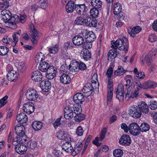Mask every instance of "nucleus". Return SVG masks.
Here are the masks:
<instances>
[{
	"mask_svg": "<svg viewBox=\"0 0 157 157\" xmlns=\"http://www.w3.org/2000/svg\"><path fill=\"white\" fill-rule=\"evenodd\" d=\"M25 129V127L21 125L16 126L15 130L17 136L13 140V144L15 145L16 151L21 155L25 153L27 149L26 143H25L26 141Z\"/></svg>",
	"mask_w": 157,
	"mask_h": 157,
	"instance_id": "obj_1",
	"label": "nucleus"
},
{
	"mask_svg": "<svg viewBox=\"0 0 157 157\" xmlns=\"http://www.w3.org/2000/svg\"><path fill=\"white\" fill-rule=\"evenodd\" d=\"M112 47L115 50L117 49L124 51L127 52L128 48V40L125 37H123L121 39L118 38L115 42L114 41H111Z\"/></svg>",
	"mask_w": 157,
	"mask_h": 157,
	"instance_id": "obj_2",
	"label": "nucleus"
},
{
	"mask_svg": "<svg viewBox=\"0 0 157 157\" xmlns=\"http://www.w3.org/2000/svg\"><path fill=\"white\" fill-rule=\"evenodd\" d=\"M26 98L29 100L35 101L38 99L39 95L37 91L34 89L28 90L25 93Z\"/></svg>",
	"mask_w": 157,
	"mask_h": 157,
	"instance_id": "obj_3",
	"label": "nucleus"
},
{
	"mask_svg": "<svg viewBox=\"0 0 157 157\" xmlns=\"http://www.w3.org/2000/svg\"><path fill=\"white\" fill-rule=\"evenodd\" d=\"M1 14L2 16V19H3L4 22H9V23H12V25H14V19H12L13 17L11 16L12 14L9 10H4L1 12Z\"/></svg>",
	"mask_w": 157,
	"mask_h": 157,
	"instance_id": "obj_4",
	"label": "nucleus"
},
{
	"mask_svg": "<svg viewBox=\"0 0 157 157\" xmlns=\"http://www.w3.org/2000/svg\"><path fill=\"white\" fill-rule=\"evenodd\" d=\"M139 109L137 106L132 105L129 108L130 115L135 118H140L142 115V113Z\"/></svg>",
	"mask_w": 157,
	"mask_h": 157,
	"instance_id": "obj_5",
	"label": "nucleus"
},
{
	"mask_svg": "<svg viewBox=\"0 0 157 157\" xmlns=\"http://www.w3.org/2000/svg\"><path fill=\"white\" fill-rule=\"evenodd\" d=\"M29 27L30 30V34L32 37L31 41L33 44H36L38 38V32L35 28L33 24H30Z\"/></svg>",
	"mask_w": 157,
	"mask_h": 157,
	"instance_id": "obj_6",
	"label": "nucleus"
},
{
	"mask_svg": "<svg viewBox=\"0 0 157 157\" xmlns=\"http://www.w3.org/2000/svg\"><path fill=\"white\" fill-rule=\"evenodd\" d=\"M130 133L133 136H137L140 134L139 126L136 123L131 124L129 126V129Z\"/></svg>",
	"mask_w": 157,
	"mask_h": 157,
	"instance_id": "obj_7",
	"label": "nucleus"
},
{
	"mask_svg": "<svg viewBox=\"0 0 157 157\" xmlns=\"http://www.w3.org/2000/svg\"><path fill=\"white\" fill-rule=\"evenodd\" d=\"M124 94L123 86L122 84H119L117 86L116 93L117 98L120 101H121L124 99Z\"/></svg>",
	"mask_w": 157,
	"mask_h": 157,
	"instance_id": "obj_8",
	"label": "nucleus"
},
{
	"mask_svg": "<svg viewBox=\"0 0 157 157\" xmlns=\"http://www.w3.org/2000/svg\"><path fill=\"white\" fill-rule=\"evenodd\" d=\"M75 10L79 15H83L88 10L87 8L84 4L75 5Z\"/></svg>",
	"mask_w": 157,
	"mask_h": 157,
	"instance_id": "obj_9",
	"label": "nucleus"
},
{
	"mask_svg": "<svg viewBox=\"0 0 157 157\" xmlns=\"http://www.w3.org/2000/svg\"><path fill=\"white\" fill-rule=\"evenodd\" d=\"M83 37L86 40V41L88 42H92L94 41L96 37L94 33L92 31H87L84 32L82 34Z\"/></svg>",
	"mask_w": 157,
	"mask_h": 157,
	"instance_id": "obj_10",
	"label": "nucleus"
},
{
	"mask_svg": "<svg viewBox=\"0 0 157 157\" xmlns=\"http://www.w3.org/2000/svg\"><path fill=\"white\" fill-rule=\"evenodd\" d=\"M90 83L86 84L82 90V91L85 94V96L88 97L91 95L94 89L93 85Z\"/></svg>",
	"mask_w": 157,
	"mask_h": 157,
	"instance_id": "obj_11",
	"label": "nucleus"
},
{
	"mask_svg": "<svg viewBox=\"0 0 157 157\" xmlns=\"http://www.w3.org/2000/svg\"><path fill=\"white\" fill-rule=\"evenodd\" d=\"M120 144L124 146H129L131 143V140L129 136L127 134L123 135L119 140Z\"/></svg>",
	"mask_w": 157,
	"mask_h": 157,
	"instance_id": "obj_12",
	"label": "nucleus"
},
{
	"mask_svg": "<svg viewBox=\"0 0 157 157\" xmlns=\"http://www.w3.org/2000/svg\"><path fill=\"white\" fill-rule=\"evenodd\" d=\"M106 132L107 129L106 128H103L100 136V138H99L98 137H96L95 140L93 141L92 143L97 147L100 146L101 143L99 142L98 141H101L105 138Z\"/></svg>",
	"mask_w": 157,
	"mask_h": 157,
	"instance_id": "obj_13",
	"label": "nucleus"
},
{
	"mask_svg": "<svg viewBox=\"0 0 157 157\" xmlns=\"http://www.w3.org/2000/svg\"><path fill=\"white\" fill-rule=\"evenodd\" d=\"M156 54V52L155 50H152L146 56L145 60L148 65H150L152 62Z\"/></svg>",
	"mask_w": 157,
	"mask_h": 157,
	"instance_id": "obj_14",
	"label": "nucleus"
},
{
	"mask_svg": "<svg viewBox=\"0 0 157 157\" xmlns=\"http://www.w3.org/2000/svg\"><path fill=\"white\" fill-rule=\"evenodd\" d=\"M34 105L31 102H27L24 105L23 110L26 113L29 114L32 113L34 111Z\"/></svg>",
	"mask_w": 157,
	"mask_h": 157,
	"instance_id": "obj_15",
	"label": "nucleus"
},
{
	"mask_svg": "<svg viewBox=\"0 0 157 157\" xmlns=\"http://www.w3.org/2000/svg\"><path fill=\"white\" fill-rule=\"evenodd\" d=\"M84 23L86 26L90 27H96L98 24L97 21L95 18L89 17H87L85 19Z\"/></svg>",
	"mask_w": 157,
	"mask_h": 157,
	"instance_id": "obj_16",
	"label": "nucleus"
},
{
	"mask_svg": "<svg viewBox=\"0 0 157 157\" xmlns=\"http://www.w3.org/2000/svg\"><path fill=\"white\" fill-rule=\"evenodd\" d=\"M64 114L65 118L66 119H70L74 116L73 111L71 110L70 107L66 106L64 109Z\"/></svg>",
	"mask_w": 157,
	"mask_h": 157,
	"instance_id": "obj_17",
	"label": "nucleus"
},
{
	"mask_svg": "<svg viewBox=\"0 0 157 157\" xmlns=\"http://www.w3.org/2000/svg\"><path fill=\"white\" fill-rule=\"evenodd\" d=\"M73 100L76 104H80L84 101V97L81 93H78L74 95Z\"/></svg>",
	"mask_w": 157,
	"mask_h": 157,
	"instance_id": "obj_18",
	"label": "nucleus"
},
{
	"mask_svg": "<svg viewBox=\"0 0 157 157\" xmlns=\"http://www.w3.org/2000/svg\"><path fill=\"white\" fill-rule=\"evenodd\" d=\"M72 41L73 44L75 45H81L84 43L83 37L80 35L75 36L73 38Z\"/></svg>",
	"mask_w": 157,
	"mask_h": 157,
	"instance_id": "obj_19",
	"label": "nucleus"
},
{
	"mask_svg": "<svg viewBox=\"0 0 157 157\" xmlns=\"http://www.w3.org/2000/svg\"><path fill=\"white\" fill-rule=\"evenodd\" d=\"M140 110L144 114L148 113L149 112L148 107L144 101H141L137 106Z\"/></svg>",
	"mask_w": 157,
	"mask_h": 157,
	"instance_id": "obj_20",
	"label": "nucleus"
},
{
	"mask_svg": "<svg viewBox=\"0 0 157 157\" xmlns=\"http://www.w3.org/2000/svg\"><path fill=\"white\" fill-rule=\"evenodd\" d=\"M42 89L45 92H48L51 88V82L48 80L43 81L40 83Z\"/></svg>",
	"mask_w": 157,
	"mask_h": 157,
	"instance_id": "obj_21",
	"label": "nucleus"
},
{
	"mask_svg": "<svg viewBox=\"0 0 157 157\" xmlns=\"http://www.w3.org/2000/svg\"><path fill=\"white\" fill-rule=\"evenodd\" d=\"M31 78L33 80L38 82L41 81L42 75L40 71H36L32 73Z\"/></svg>",
	"mask_w": 157,
	"mask_h": 157,
	"instance_id": "obj_22",
	"label": "nucleus"
},
{
	"mask_svg": "<svg viewBox=\"0 0 157 157\" xmlns=\"http://www.w3.org/2000/svg\"><path fill=\"white\" fill-rule=\"evenodd\" d=\"M83 145L81 142H78L72 151V155L73 156H75L79 153L82 150Z\"/></svg>",
	"mask_w": 157,
	"mask_h": 157,
	"instance_id": "obj_23",
	"label": "nucleus"
},
{
	"mask_svg": "<svg viewBox=\"0 0 157 157\" xmlns=\"http://www.w3.org/2000/svg\"><path fill=\"white\" fill-rule=\"evenodd\" d=\"M18 74L17 72L13 70L9 71L7 75V78L9 80L14 81L18 77Z\"/></svg>",
	"mask_w": 157,
	"mask_h": 157,
	"instance_id": "obj_24",
	"label": "nucleus"
},
{
	"mask_svg": "<svg viewBox=\"0 0 157 157\" xmlns=\"http://www.w3.org/2000/svg\"><path fill=\"white\" fill-rule=\"evenodd\" d=\"M16 119L21 123H26L28 121V117L24 113H21L17 115Z\"/></svg>",
	"mask_w": 157,
	"mask_h": 157,
	"instance_id": "obj_25",
	"label": "nucleus"
},
{
	"mask_svg": "<svg viewBox=\"0 0 157 157\" xmlns=\"http://www.w3.org/2000/svg\"><path fill=\"white\" fill-rule=\"evenodd\" d=\"M27 16L26 15L23 14L21 15L19 17L17 15H15L13 16V19H14V24H16V22H20L22 23H24L26 19Z\"/></svg>",
	"mask_w": 157,
	"mask_h": 157,
	"instance_id": "obj_26",
	"label": "nucleus"
},
{
	"mask_svg": "<svg viewBox=\"0 0 157 157\" xmlns=\"http://www.w3.org/2000/svg\"><path fill=\"white\" fill-rule=\"evenodd\" d=\"M75 5L74 2L72 1H68L66 6V10L68 13L72 12L75 9Z\"/></svg>",
	"mask_w": 157,
	"mask_h": 157,
	"instance_id": "obj_27",
	"label": "nucleus"
},
{
	"mask_svg": "<svg viewBox=\"0 0 157 157\" xmlns=\"http://www.w3.org/2000/svg\"><path fill=\"white\" fill-rule=\"evenodd\" d=\"M62 148L63 150L68 153L72 152V151L73 150V147L71 143L67 142H65L62 144Z\"/></svg>",
	"mask_w": 157,
	"mask_h": 157,
	"instance_id": "obj_28",
	"label": "nucleus"
},
{
	"mask_svg": "<svg viewBox=\"0 0 157 157\" xmlns=\"http://www.w3.org/2000/svg\"><path fill=\"white\" fill-rule=\"evenodd\" d=\"M50 66L48 63L43 61L40 62L39 68L41 71L46 72Z\"/></svg>",
	"mask_w": 157,
	"mask_h": 157,
	"instance_id": "obj_29",
	"label": "nucleus"
},
{
	"mask_svg": "<svg viewBox=\"0 0 157 157\" xmlns=\"http://www.w3.org/2000/svg\"><path fill=\"white\" fill-rule=\"evenodd\" d=\"M60 80L62 83L64 84H68L70 82L71 79L67 74H63L61 75Z\"/></svg>",
	"mask_w": 157,
	"mask_h": 157,
	"instance_id": "obj_30",
	"label": "nucleus"
},
{
	"mask_svg": "<svg viewBox=\"0 0 157 157\" xmlns=\"http://www.w3.org/2000/svg\"><path fill=\"white\" fill-rule=\"evenodd\" d=\"M57 137L62 140H66L68 136L67 133L63 130H60L56 133Z\"/></svg>",
	"mask_w": 157,
	"mask_h": 157,
	"instance_id": "obj_31",
	"label": "nucleus"
},
{
	"mask_svg": "<svg viewBox=\"0 0 157 157\" xmlns=\"http://www.w3.org/2000/svg\"><path fill=\"white\" fill-rule=\"evenodd\" d=\"M141 30V28L139 26L134 27L130 30H128V32L131 36L134 37L135 35L138 33Z\"/></svg>",
	"mask_w": 157,
	"mask_h": 157,
	"instance_id": "obj_32",
	"label": "nucleus"
},
{
	"mask_svg": "<svg viewBox=\"0 0 157 157\" xmlns=\"http://www.w3.org/2000/svg\"><path fill=\"white\" fill-rule=\"evenodd\" d=\"M90 3L93 7L101 10L102 3L100 0H92Z\"/></svg>",
	"mask_w": 157,
	"mask_h": 157,
	"instance_id": "obj_33",
	"label": "nucleus"
},
{
	"mask_svg": "<svg viewBox=\"0 0 157 157\" xmlns=\"http://www.w3.org/2000/svg\"><path fill=\"white\" fill-rule=\"evenodd\" d=\"M117 55L116 50H110L108 53V60L112 61L114 59Z\"/></svg>",
	"mask_w": 157,
	"mask_h": 157,
	"instance_id": "obj_34",
	"label": "nucleus"
},
{
	"mask_svg": "<svg viewBox=\"0 0 157 157\" xmlns=\"http://www.w3.org/2000/svg\"><path fill=\"white\" fill-rule=\"evenodd\" d=\"M32 126L34 130L35 131H38L42 128V124L40 122L36 121L32 123Z\"/></svg>",
	"mask_w": 157,
	"mask_h": 157,
	"instance_id": "obj_35",
	"label": "nucleus"
},
{
	"mask_svg": "<svg viewBox=\"0 0 157 157\" xmlns=\"http://www.w3.org/2000/svg\"><path fill=\"white\" fill-rule=\"evenodd\" d=\"M77 64V61H75L71 62L70 65H69V69L70 70L73 72H75L78 71V68Z\"/></svg>",
	"mask_w": 157,
	"mask_h": 157,
	"instance_id": "obj_36",
	"label": "nucleus"
},
{
	"mask_svg": "<svg viewBox=\"0 0 157 157\" xmlns=\"http://www.w3.org/2000/svg\"><path fill=\"white\" fill-rule=\"evenodd\" d=\"M139 128L140 132H146L149 130L150 127L147 123L144 122L141 124Z\"/></svg>",
	"mask_w": 157,
	"mask_h": 157,
	"instance_id": "obj_37",
	"label": "nucleus"
},
{
	"mask_svg": "<svg viewBox=\"0 0 157 157\" xmlns=\"http://www.w3.org/2000/svg\"><path fill=\"white\" fill-rule=\"evenodd\" d=\"M113 13L115 15H118L121 11L122 7L119 3H116L114 5Z\"/></svg>",
	"mask_w": 157,
	"mask_h": 157,
	"instance_id": "obj_38",
	"label": "nucleus"
},
{
	"mask_svg": "<svg viewBox=\"0 0 157 157\" xmlns=\"http://www.w3.org/2000/svg\"><path fill=\"white\" fill-rule=\"evenodd\" d=\"M145 89L157 87V83L149 81L144 83Z\"/></svg>",
	"mask_w": 157,
	"mask_h": 157,
	"instance_id": "obj_39",
	"label": "nucleus"
},
{
	"mask_svg": "<svg viewBox=\"0 0 157 157\" xmlns=\"http://www.w3.org/2000/svg\"><path fill=\"white\" fill-rule=\"evenodd\" d=\"M45 59V56L41 52L37 53L36 55L35 60L36 63L43 61Z\"/></svg>",
	"mask_w": 157,
	"mask_h": 157,
	"instance_id": "obj_40",
	"label": "nucleus"
},
{
	"mask_svg": "<svg viewBox=\"0 0 157 157\" xmlns=\"http://www.w3.org/2000/svg\"><path fill=\"white\" fill-rule=\"evenodd\" d=\"M17 67L18 71L20 72H23L26 69L25 63L24 62H19Z\"/></svg>",
	"mask_w": 157,
	"mask_h": 157,
	"instance_id": "obj_41",
	"label": "nucleus"
},
{
	"mask_svg": "<svg viewBox=\"0 0 157 157\" xmlns=\"http://www.w3.org/2000/svg\"><path fill=\"white\" fill-rule=\"evenodd\" d=\"M125 72L123 68L121 66H119L118 69L114 71V73L116 75L120 76L123 75Z\"/></svg>",
	"mask_w": 157,
	"mask_h": 157,
	"instance_id": "obj_42",
	"label": "nucleus"
},
{
	"mask_svg": "<svg viewBox=\"0 0 157 157\" xmlns=\"http://www.w3.org/2000/svg\"><path fill=\"white\" fill-rule=\"evenodd\" d=\"M99 10H100L98 9L93 7L90 11V16L94 18L98 17L99 14Z\"/></svg>",
	"mask_w": 157,
	"mask_h": 157,
	"instance_id": "obj_43",
	"label": "nucleus"
},
{
	"mask_svg": "<svg viewBox=\"0 0 157 157\" xmlns=\"http://www.w3.org/2000/svg\"><path fill=\"white\" fill-rule=\"evenodd\" d=\"M28 147L32 149H34L36 147L37 143L34 140H31L27 142V144H25Z\"/></svg>",
	"mask_w": 157,
	"mask_h": 157,
	"instance_id": "obj_44",
	"label": "nucleus"
},
{
	"mask_svg": "<svg viewBox=\"0 0 157 157\" xmlns=\"http://www.w3.org/2000/svg\"><path fill=\"white\" fill-rule=\"evenodd\" d=\"M123 152L120 149H117L113 151V155L114 157H121L123 155Z\"/></svg>",
	"mask_w": 157,
	"mask_h": 157,
	"instance_id": "obj_45",
	"label": "nucleus"
},
{
	"mask_svg": "<svg viewBox=\"0 0 157 157\" xmlns=\"http://www.w3.org/2000/svg\"><path fill=\"white\" fill-rule=\"evenodd\" d=\"M9 51L8 48L6 46H0V55L5 56L7 54Z\"/></svg>",
	"mask_w": 157,
	"mask_h": 157,
	"instance_id": "obj_46",
	"label": "nucleus"
},
{
	"mask_svg": "<svg viewBox=\"0 0 157 157\" xmlns=\"http://www.w3.org/2000/svg\"><path fill=\"white\" fill-rule=\"evenodd\" d=\"M91 53L87 49H85L83 51V57L86 60H88L91 57Z\"/></svg>",
	"mask_w": 157,
	"mask_h": 157,
	"instance_id": "obj_47",
	"label": "nucleus"
},
{
	"mask_svg": "<svg viewBox=\"0 0 157 157\" xmlns=\"http://www.w3.org/2000/svg\"><path fill=\"white\" fill-rule=\"evenodd\" d=\"M58 46L56 45L55 46L50 47L48 49V51L51 54H56L58 51Z\"/></svg>",
	"mask_w": 157,
	"mask_h": 157,
	"instance_id": "obj_48",
	"label": "nucleus"
},
{
	"mask_svg": "<svg viewBox=\"0 0 157 157\" xmlns=\"http://www.w3.org/2000/svg\"><path fill=\"white\" fill-rule=\"evenodd\" d=\"M85 19L82 17H77L75 21V23L77 25H82L84 24Z\"/></svg>",
	"mask_w": 157,
	"mask_h": 157,
	"instance_id": "obj_49",
	"label": "nucleus"
},
{
	"mask_svg": "<svg viewBox=\"0 0 157 157\" xmlns=\"http://www.w3.org/2000/svg\"><path fill=\"white\" fill-rule=\"evenodd\" d=\"M85 118V115L81 113L78 114H76L75 116L74 119L75 121L79 122L83 120Z\"/></svg>",
	"mask_w": 157,
	"mask_h": 157,
	"instance_id": "obj_50",
	"label": "nucleus"
},
{
	"mask_svg": "<svg viewBox=\"0 0 157 157\" xmlns=\"http://www.w3.org/2000/svg\"><path fill=\"white\" fill-rule=\"evenodd\" d=\"M139 89L137 88L133 91L131 92L130 96H128L129 98H136L139 94Z\"/></svg>",
	"mask_w": 157,
	"mask_h": 157,
	"instance_id": "obj_51",
	"label": "nucleus"
},
{
	"mask_svg": "<svg viewBox=\"0 0 157 157\" xmlns=\"http://www.w3.org/2000/svg\"><path fill=\"white\" fill-rule=\"evenodd\" d=\"M77 64H78L77 65L78 68V71L80 70L82 71H84L86 68V64L81 61L77 62Z\"/></svg>",
	"mask_w": 157,
	"mask_h": 157,
	"instance_id": "obj_52",
	"label": "nucleus"
},
{
	"mask_svg": "<svg viewBox=\"0 0 157 157\" xmlns=\"http://www.w3.org/2000/svg\"><path fill=\"white\" fill-rule=\"evenodd\" d=\"M132 88V87L130 85L128 86L127 84L125 85V91H124V94H125L126 96H128L130 94Z\"/></svg>",
	"mask_w": 157,
	"mask_h": 157,
	"instance_id": "obj_53",
	"label": "nucleus"
},
{
	"mask_svg": "<svg viewBox=\"0 0 157 157\" xmlns=\"http://www.w3.org/2000/svg\"><path fill=\"white\" fill-rule=\"evenodd\" d=\"M149 107L152 110H155L157 109V102L155 101H152L150 102Z\"/></svg>",
	"mask_w": 157,
	"mask_h": 157,
	"instance_id": "obj_54",
	"label": "nucleus"
},
{
	"mask_svg": "<svg viewBox=\"0 0 157 157\" xmlns=\"http://www.w3.org/2000/svg\"><path fill=\"white\" fill-rule=\"evenodd\" d=\"M92 42H88L86 41L84 42L83 44V48L85 49H87L91 48L92 47Z\"/></svg>",
	"mask_w": 157,
	"mask_h": 157,
	"instance_id": "obj_55",
	"label": "nucleus"
},
{
	"mask_svg": "<svg viewBox=\"0 0 157 157\" xmlns=\"http://www.w3.org/2000/svg\"><path fill=\"white\" fill-rule=\"evenodd\" d=\"M84 131L82 128L80 126L78 127L76 130V134L79 136H82L83 133Z\"/></svg>",
	"mask_w": 157,
	"mask_h": 157,
	"instance_id": "obj_56",
	"label": "nucleus"
},
{
	"mask_svg": "<svg viewBox=\"0 0 157 157\" xmlns=\"http://www.w3.org/2000/svg\"><path fill=\"white\" fill-rule=\"evenodd\" d=\"M113 72V70L112 67H110L108 69L105 74L108 78H112V76Z\"/></svg>",
	"mask_w": 157,
	"mask_h": 157,
	"instance_id": "obj_57",
	"label": "nucleus"
},
{
	"mask_svg": "<svg viewBox=\"0 0 157 157\" xmlns=\"http://www.w3.org/2000/svg\"><path fill=\"white\" fill-rule=\"evenodd\" d=\"M9 5V2L7 1L0 2V10L7 8Z\"/></svg>",
	"mask_w": 157,
	"mask_h": 157,
	"instance_id": "obj_58",
	"label": "nucleus"
},
{
	"mask_svg": "<svg viewBox=\"0 0 157 157\" xmlns=\"http://www.w3.org/2000/svg\"><path fill=\"white\" fill-rule=\"evenodd\" d=\"M46 72H47V73H52L53 74L56 75V68L52 66H51Z\"/></svg>",
	"mask_w": 157,
	"mask_h": 157,
	"instance_id": "obj_59",
	"label": "nucleus"
},
{
	"mask_svg": "<svg viewBox=\"0 0 157 157\" xmlns=\"http://www.w3.org/2000/svg\"><path fill=\"white\" fill-rule=\"evenodd\" d=\"M8 98L7 96H5L0 100V108L6 103V100Z\"/></svg>",
	"mask_w": 157,
	"mask_h": 157,
	"instance_id": "obj_60",
	"label": "nucleus"
},
{
	"mask_svg": "<svg viewBox=\"0 0 157 157\" xmlns=\"http://www.w3.org/2000/svg\"><path fill=\"white\" fill-rule=\"evenodd\" d=\"M62 116H61L59 118H58L56 120L55 122L53 124V125L54 127L56 129L58 126H59L61 124L60 121L62 118Z\"/></svg>",
	"mask_w": 157,
	"mask_h": 157,
	"instance_id": "obj_61",
	"label": "nucleus"
},
{
	"mask_svg": "<svg viewBox=\"0 0 157 157\" xmlns=\"http://www.w3.org/2000/svg\"><path fill=\"white\" fill-rule=\"evenodd\" d=\"M74 113L75 115L81 113L82 112V109L80 106L78 105V106H75V108L73 107Z\"/></svg>",
	"mask_w": 157,
	"mask_h": 157,
	"instance_id": "obj_62",
	"label": "nucleus"
},
{
	"mask_svg": "<svg viewBox=\"0 0 157 157\" xmlns=\"http://www.w3.org/2000/svg\"><path fill=\"white\" fill-rule=\"evenodd\" d=\"M46 0H43V1L38 2L39 7L43 9H44L46 7L47 4Z\"/></svg>",
	"mask_w": 157,
	"mask_h": 157,
	"instance_id": "obj_63",
	"label": "nucleus"
},
{
	"mask_svg": "<svg viewBox=\"0 0 157 157\" xmlns=\"http://www.w3.org/2000/svg\"><path fill=\"white\" fill-rule=\"evenodd\" d=\"M52 154L55 157H61L62 155V152L56 149L54 150Z\"/></svg>",
	"mask_w": 157,
	"mask_h": 157,
	"instance_id": "obj_64",
	"label": "nucleus"
}]
</instances>
